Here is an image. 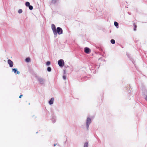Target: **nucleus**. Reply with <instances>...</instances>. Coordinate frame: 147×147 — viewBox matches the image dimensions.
I'll list each match as a JSON object with an SVG mask.
<instances>
[{
  "label": "nucleus",
  "instance_id": "f257e3e1",
  "mask_svg": "<svg viewBox=\"0 0 147 147\" xmlns=\"http://www.w3.org/2000/svg\"><path fill=\"white\" fill-rule=\"evenodd\" d=\"M56 34H54L55 36H57V34L59 35H60L63 34V30L62 29L59 27H58L56 30Z\"/></svg>",
  "mask_w": 147,
  "mask_h": 147
},
{
  "label": "nucleus",
  "instance_id": "f03ea898",
  "mask_svg": "<svg viewBox=\"0 0 147 147\" xmlns=\"http://www.w3.org/2000/svg\"><path fill=\"white\" fill-rule=\"evenodd\" d=\"M91 122V119L89 117H87L86 120V127L87 131L89 130V126Z\"/></svg>",
  "mask_w": 147,
  "mask_h": 147
},
{
  "label": "nucleus",
  "instance_id": "7ed1b4c3",
  "mask_svg": "<svg viewBox=\"0 0 147 147\" xmlns=\"http://www.w3.org/2000/svg\"><path fill=\"white\" fill-rule=\"evenodd\" d=\"M59 66L60 67H63L64 65V62L63 59H60L58 61Z\"/></svg>",
  "mask_w": 147,
  "mask_h": 147
},
{
  "label": "nucleus",
  "instance_id": "20e7f679",
  "mask_svg": "<svg viewBox=\"0 0 147 147\" xmlns=\"http://www.w3.org/2000/svg\"><path fill=\"white\" fill-rule=\"evenodd\" d=\"M37 80L41 84H43L45 82V80L42 78L38 77L37 78Z\"/></svg>",
  "mask_w": 147,
  "mask_h": 147
},
{
  "label": "nucleus",
  "instance_id": "39448f33",
  "mask_svg": "<svg viewBox=\"0 0 147 147\" xmlns=\"http://www.w3.org/2000/svg\"><path fill=\"white\" fill-rule=\"evenodd\" d=\"M51 28L52 30L53 34H56V27L54 24H52L51 25Z\"/></svg>",
  "mask_w": 147,
  "mask_h": 147
},
{
  "label": "nucleus",
  "instance_id": "423d86ee",
  "mask_svg": "<svg viewBox=\"0 0 147 147\" xmlns=\"http://www.w3.org/2000/svg\"><path fill=\"white\" fill-rule=\"evenodd\" d=\"M7 63L9 65V67H11L13 66V62L11 60L8 59L7 61Z\"/></svg>",
  "mask_w": 147,
  "mask_h": 147
},
{
  "label": "nucleus",
  "instance_id": "0eeeda50",
  "mask_svg": "<svg viewBox=\"0 0 147 147\" xmlns=\"http://www.w3.org/2000/svg\"><path fill=\"white\" fill-rule=\"evenodd\" d=\"M12 71L15 74H19L20 72L18 71L17 69L16 68L12 69Z\"/></svg>",
  "mask_w": 147,
  "mask_h": 147
},
{
  "label": "nucleus",
  "instance_id": "6e6552de",
  "mask_svg": "<svg viewBox=\"0 0 147 147\" xmlns=\"http://www.w3.org/2000/svg\"><path fill=\"white\" fill-rule=\"evenodd\" d=\"M84 52L86 53H89L90 52V50L88 48L86 47L84 49Z\"/></svg>",
  "mask_w": 147,
  "mask_h": 147
},
{
  "label": "nucleus",
  "instance_id": "1a4fd4ad",
  "mask_svg": "<svg viewBox=\"0 0 147 147\" xmlns=\"http://www.w3.org/2000/svg\"><path fill=\"white\" fill-rule=\"evenodd\" d=\"M54 101V98H52L50 99V100L49 101V104L51 105L53 104Z\"/></svg>",
  "mask_w": 147,
  "mask_h": 147
},
{
  "label": "nucleus",
  "instance_id": "9d476101",
  "mask_svg": "<svg viewBox=\"0 0 147 147\" xmlns=\"http://www.w3.org/2000/svg\"><path fill=\"white\" fill-rule=\"evenodd\" d=\"M51 120L53 123H54L56 120V117L55 116L52 117V118L51 119Z\"/></svg>",
  "mask_w": 147,
  "mask_h": 147
},
{
  "label": "nucleus",
  "instance_id": "9b49d317",
  "mask_svg": "<svg viewBox=\"0 0 147 147\" xmlns=\"http://www.w3.org/2000/svg\"><path fill=\"white\" fill-rule=\"evenodd\" d=\"M84 147H88V142H86L84 143Z\"/></svg>",
  "mask_w": 147,
  "mask_h": 147
},
{
  "label": "nucleus",
  "instance_id": "f8f14e48",
  "mask_svg": "<svg viewBox=\"0 0 147 147\" xmlns=\"http://www.w3.org/2000/svg\"><path fill=\"white\" fill-rule=\"evenodd\" d=\"M26 6L27 7H29L30 5V3L29 2H26L25 3Z\"/></svg>",
  "mask_w": 147,
  "mask_h": 147
},
{
  "label": "nucleus",
  "instance_id": "ddd939ff",
  "mask_svg": "<svg viewBox=\"0 0 147 147\" xmlns=\"http://www.w3.org/2000/svg\"><path fill=\"white\" fill-rule=\"evenodd\" d=\"M25 61L26 62H29L30 61V59L29 58H27L26 59Z\"/></svg>",
  "mask_w": 147,
  "mask_h": 147
},
{
  "label": "nucleus",
  "instance_id": "4468645a",
  "mask_svg": "<svg viewBox=\"0 0 147 147\" xmlns=\"http://www.w3.org/2000/svg\"><path fill=\"white\" fill-rule=\"evenodd\" d=\"M111 42L112 44H113L115 43V41L114 39H111Z\"/></svg>",
  "mask_w": 147,
  "mask_h": 147
},
{
  "label": "nucleus",
  "instance_id": "2eb2a0df",
  "mask_svg": "<svg viewBox=\"0 0 147 147\" xmlns=\"http://www.w3.org/2000/svg\"><path fill=\"white\" fill-rule=\"evenodd\" d=\"M47 71L49 72H50L51 71V68L50 67H48L47 68Z\"/></svg>",
  "mask_w": 147,
  "mask_h": 147
},
{
  "label": "nucleus",
  "instance_id": "dca6fc26",
  "mask_svg": "<svg viewBox=\"0 0 147 147\" xmlns=\"http://www.w3.org/2000/svg\"><path fill=\"white\" fill-rule=\"evenodd\" d=\"M114 25L116 26L117 27L118 25V23L116 22H115L114 23Z\"/></svg>",
  "mask_w": 147,
  "mask_h": 147
},
{
  "label": "nucleus",
  "instance_id": "f3484780",
  "mask_svg": "<svg viewBox=\"0 0 147 147\" xmlns=\"http://www.w3.org/2000/svg\"><path fill=\"white\" fill-rule=\"evenodd\" d=\"M22 10L21 9H19V10L18 11V12L19 13H22Z\"/></svg>",
  "mask_w": 147,
  "mask_h": 147
},
{
  "label": "nucleus",
  "instance_id": "a211bd4d",
  "mask_svg": "<svg viewBox=\"0 0 147 147\" xmlns=\"http://www.w3.org/2000/svg\"><path fill=\"white\" fill-rule=\"evenodd\" d=\"M28 7L29 9L30 10H32L33 9V7L32 5H30Z\"/></svg>",
  "mask_w": 147,
  "mask_h": 147
},
{
  "label": "nucleus",
  "instance_id": "6ab92c4d",
  "mask_svg": "<svg viewBox=\"0 0 147 147\" xmlns=\"http://www.w3.org/2000/svg\"><path fill=\"white\" fill-rule=\"evenodd\" d=\"M58 0H52V2L53 3H56Z\"/></svg>",
  "mask_w": 147,
  "mask_h": 147
},
{
  "label": "nucleus",
  "instance_id": "aec40b11",
  "mask_svg": "<svg viewBox=\"0 0 147 147\" xmlns=\"http://www.w3.org/2000/svg\"><path fill=\"white\" fill-rule=\"evenodd\" d=\"M50 64V61H48L46 63V65L47 66H49Z\"/></svg>",
  "mask_w": 147,
  "mask_h": 147
},
{
  "label": "nucleus",
  "instance_id": "412c9836",
  "mask_svg": "<svg viewBox=\"0 0 147 147\" xmlns=\"http://www.w3.org/2000/svg\"><path fill=\"white\" fill-rule=\"evenodd\" d=\"M137 27V26L136 25H134V30L135 31L136 30V28Z\"/></svg>",
  "mask_w": 147,
  "mask_h": 147
},
{
  "label": "nucleus",
  "instance_id": "4be33fe9",
  "mask_svg": "<svg viewBox=\"0 0 147 147\" xmlns=\"http://www.w3.org/2000/svg\"><path fill=\"white\" fill-rule=\"evenodd\" d=\"M63 78L64 80H65L66 79V77L65 75H64L63 76Z\"/></svg>",
  "mask_w": 147,
  "mask_h": 147
},
{
  "label": "nucleus",
  "instance_id": "5701e85b",
  "mask_svg": "<svg viewBox=\"0 0 147 147\" xmlns=\"http://www.w3.org/2000/svg\"><path fill=\"white\" fill-rule=\"evenodd\" d=\"M145 99L147 101V95L146 96V97Z\"/></svg>",
  "mask_w": 147,
  "mask_h": 147
},
{
  "label": "nucleus",
  "instance_id": "b1692460",
  "mask_svg": "<svg viewBox=\"0 0 147 147\" xmlns=\"http://www.w3.org/2000/svg\"><path fill=\"white\" fill-rule=\"evenodd\" d=\"M22 96V95H20L19 96V98H21V97Z\"/></svg>",
  "mask_w": 147,
  "mask_h": 147
},
{
  "label": "nucleus",
  "instance_id": "393cba45",
  "mask_svg": "<svg viewBox=\"0 0 147 147\" xmlns=\"http://www.w3.org/2000/svg\"><path fill=\"white\" fill-rule=\"evenodd\" d=\"M57 145V144H54V145L55 146Z\"/></svg>",
  "mask_w": 147,
  "mask_h": 147
},
{
  "label": "nucleus",
  "instance_id": "a878e982",
  "mask_svg": "<svg viewBox=\"0 0 147 147\" xmlns=\"http://www.w3.org/2000/svg\"><path fill=\"white\" fill-rule=\"evenodd\" d=\"M128 14H129V15H130V13L129 12H128Z\"/></svg>",
  "mask_w": 147,
  "mask_h": 147
}]
</instances>
